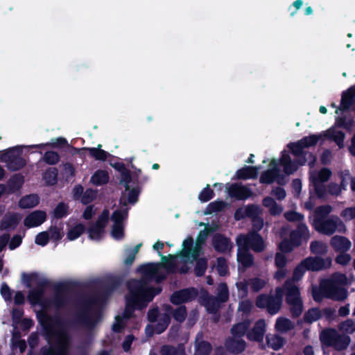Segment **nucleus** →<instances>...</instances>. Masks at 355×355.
Masks as SVG:
<instances>
[{"instance_id": "1", "label": "nucleus", "mask_w": 355, "mask_h": 355, "mask_svg": "<svg viewBox=\"0 0 355 355\" xmlns=\"http://www.w3.org/2000/svg\"><path fill=\"white\" fill-rule=\"evenodd\" d=\"M105 301V296L102 293L84 294L82 295L78 301L79 311L76 319L79 323L94 326V323L90 316L93 306Z\"/></svg>"}, {"instance_id": "2", "label": "nucleus", "mask_w": 355, "mask_h": 355, "mask_svg": "<svg viewBox=\"0 0 355 355\" xmlns=\"http://www.w3.org/2000/svg\"><path fill=\"white\" fill-rule=\"evenodd\" d=\"M38 320L44 329V334L48 343H51L54 338L60 337V332L70 335L60 319L44 314L40 316Z\"/></svg>"}, {"instance_id": "3", "label": "nucleus", "mask_w": 355, "mask_h": 355, "mask_svg": "<svg viewBox=\"0 0 355 355\" xmlns=\"http://www.w3.org/2000/svg\"><path fill=\"white\" fill-rule=\"evenodd\" d=\"M313 227L318 232L331 236L336 230L345 232V225L337 216L330 218L315 217L313 220Z\"/></svg>"}, {"instance_id": "4", "label": "nucleus", "mask_w": 355, "mask_h": 355, "mask_svg": "<svg viewBox=\"0 0 355 355\" xmlns=\"http://www.w3.org/2000/svg\"><path fill=\"white\" fill-rule=\"evenodd\" d=\"M23 153L20 146H15L3 151L0 155V161L6 164L10 171H17L26 165V159L21 156Z\"/></svg>"}, {"instance_id": "5", "label": "nucleus", "mask_w": 355, "mask_h": 355, "mask_svg": "<svg viewBox=\"0 0 355 355\" xmlns=\"http://www.w3.org/2000/svg\"><path fill=\"white\" fill-rule=\"evenodd\" d=\"M60 337L54 338V344L50 346H43L40 351V355H69L71 346V336L60 332Z\"/></svg>"}, {"instance_id": "6", "label": "nucleus", "mask_w": 355, "mask_h": 355, "mask_svg": "<svg viewBox=\"0 0 355 355\" xmlns=\"http://www.w3.org/2000/svg\"><path fill=\"white\" fill-rule=\"evenodd\" d=\"M236 243L237 247H245L257 253L262 252L266 248L262 236L255 231H250L246 234H239L236 237Z\"/></svg>"}, {"instance_id": "7", "label": "nucleus", "mask_w": 355, "mask_h": 355, "mask_svg": "<svg viewBox=\"0 0 355 355\" xmlns=\"http://www.w3.org/2000/svg\"><path fill=\"white\" fill-rule=\"evenodd\" d=\"M129 281L131 283L132 290L141 296L147 306L149 302L153 301L155 295L162 292L160 287H149V283L144 278L139 279H131Z\"/></svg>"}, {"instance_id": "8", "label": "nucleus", "mask_w": 355, "mask_h": 355, "mask_svg": "<svg viewBox=\"0 0 355 355\" xmlns=\"http://www.w3.org/2000/svg\"><path fill=\"white\" fill-rule=\"evenodd\" d=\"M127 288L130 292V296L126 298L123 318L128 320L134 317V313L136 309L141 310L146 308L147 305L141 296L136 291L132 290L130 281L127 282Z\"/></svg>"}, {"instance_id": "9", "label": "nucleus", "mask_w": 355, "mask_h": 355, "mask_svg": "<svg viewBox=\"0 0 355 355\" xmlns=\"http://www.w3.org/2000/svg\"><path fill=\"white\" fill-rule=\"evenodd\" d=\"M198 294V290L194 287L183 288L174 291L170 297V301L174 305H180L193 301Z\"/></svg>"}, {"instance_id": "10", "label": "nucleus", "mask_w": 355, "mask_h": 355, "mask_svg": "<svg viewBox=\"0 0 355 355\" xmlns=\"http://www.w3.org/2000/svg\"><path fill=\"white\" fill-rule=\"evenodd\" d=\"M159 263H149L141 265L139 268V271L141 273V279H144L150 282L153 278H155L157 282H159L166 279V275L159 272Z\"/></svg>"}, {"instance_id": "11", "label": "nucleus", "mask_w": 355, "mask_h": 355, "mask_svg": "<svg viewBox=\"0 0 355 355\" xmlns=\"http://www.w3.org/2000/svg\"><path fill=\"white\" fill-rule=\"evenodd\" d=\"M302 261L308 271H320L329 268L331 266V259L330 257L323 259L318 256L308 257L304 259Z\"/></svg>"}, {"instance_id": "12", "label": "nucleus", "mask_w": 355, "mask_h": 355, "mask_svg": "<svg viewBox=\"0 0 355 355\" xmlns=\"http://www.w3.org/2000/svg\"><path fill=\"white\" fill-rule=\"evenodd\" d=\"M270 165L272 166V168L267 169L261 174L260 183L270 184L277 181L279 184H283L282 180H283L284 176L279 173V170L277 167V160L272 159Z\"/></svg>"}, {"instance_id": "13", "label": "nucleus", "mask_w": 355, "mask_h": 355, "mask_svg": "<svg viewBox=\"0 0 355 355\" xmlns=\"http://www.w3.org/2000/svg\"><path fill=\"white\" fill-rule=\"evenodd\" d=\"M54 288L55 293L51 299V304L55 309L63 308L69 302L68 297L65 293L69 289V286L66 283H58Z\"/></svg>"}, {"instance_id": "14", "label": "nucleus", "mask_w": 355, "mask_h": 355, "mask_svg": "<svg viewBox=\"0 0 355 355\" xmlns=\"http://www.w3.org/2000/svg\"><path fill=\"white\" fill-rule=\"evenodd\" d=\"M310 238V233L307 225L304 223H299L296 229L289 234V239L297 247L302 245V242H306Z\"/></svg>"}, {"instance_id": "15", "label": "nucleus", "mask_w": 355, "mask_h": 355, "mask_svg": "<svg viewBox=\"0 0 355 355\" xmlns=\"http://www.w3.org/2000/svg\"><path fill=\"white\" fill-rule=\"evenodd\" d=\"M230 197L239 200H244L252 195V190L246 186L239 183H232L227 188Z\"/></svg>"}, {"instance_id": "16", "label": "nucleus", "mask_w": 355, "mask_h": 355, "mask_svg": "<svg viewBox=\"0 0 355 355\" xmlns=\"http://www.w3.org/2000/svg\"><path fill=\"white\" fill-rule=\"evenodd\" d=\"M212 245L214 250L219 253L230 252L233 247L231 239L220 233L214 235Z\"/></svg>"}, {"instance_id": "17", "label": "nucleus", "mask_w": 355, "mask_h": 355, "mask_svg": "<svg viewBox=\"0 0 355 355\" xmlns=\"http://www.w3.org/2000/svg\"><path fill=\"white\" fill-rule=\"evenodd\" d=\"M266 331V322L263 319L258 320L252 329L246 334L247 338L250 341L261 342Z\"/></svg>"}, {"instance_id": "18", "label": "nucleus", "mask_w": 355, "mask_h": 355, "mask_svg": "<svg viewBox=\"0 0 355 355\" xmlns=\"http://www.w3.org/2000/svg\"><path fill=\"white\" fill-rule=\"evenodd\" d=\"M134 185L133 188H130V190L127 191L128 195L126 198L125 193L122 192L119 199V204L121 207H127L128 203L135 205L138 201L141 188L139 183Z\"/></svg>"}, {"instance_id": "19", "label": "nucleus", "mask_w": 355, "mask_h": 355, "mask_svg": "<svg viewBox=\"0 0 355 355\" xmlns=\"http://www.w3.org/2000/svg\"><path fill=\"white\" fill-rule=\"evenodd\" d=\"M284 288L286 291V302L288 304L301 300L300 288L293 281L286 280Z\"/></svg>"}, {"instance_id": "20", "label": "nucleus", "mask_w": 355, "mask_h": 355, "mask_svg": "<svg viewBox=\"0 0 355 355\" xmlns=\"http://www.w3.org/2000/svg\"><path fill=\"white\" fill-rule=\"evenodd\" d=\"M328 298L335 300H344L347 297V292L343 287L335 284L332 280L327 279Z\"/></svg>"}, {"instance_id": "21", "label": "nucleus", "mask_w": 355, "mask_h": 355, "mask_svg": "<svg viewBox=\"0 0 355 355\" xmlns=\"http://www.w3.org/2000/svg\"><path fill=\"white\" fill-rule=\"evenodd\" d=\"M330 245L337 252H346L351 248V241L346 237L336 235L331 237Z\"/></svg>"}, {"instance_id": "22", "label": "nucleus", "mask_w": 355, "mask_h": 355, "mask_svg": "<svg viewBox=\"0 0 355 355\" xmlns=\"http://www.w3.org/2000/svg\"><path fill=\"white\" fill-rule=\"evenodd\" d=\"M46 218V212L44 211H35L28 215L24 221L25 226L28 227H37L42 225Z\"/></svg>"}, {"instance_id": "23", "label": "nucleus", "mask_w": 355, "mask_h": 355, "mask_svg": "<svg viewBox=\"0 0 355 355\" xmlns=\"http://www.w3.org/2000/svg\"><path fill=\"white\" fill-rule=\"evenodd\" d=\"M355 103V86H351L343 92L340 105L341 111L348 110Z\"/></svg>"}, {"instance_id": "24", "label": "nucleus", "mask_w": 355, "mask_h": 355, "mask_svg": "<svg viewBox=\"0 0 355 355\" xmlns=\"http://www.w3.org/2000/svg\"><path fill=\"white\" fill-rule=\"evenodd\" d=\"M288 148L291 150V153L298 158L300 166L306 164L307 162V151L304 150V148L300 140L296 142L290 143L288 145Z\"/></svg>"}, {"instance_id": "25", "label": "nucleus", "mask_w": 355, "mask_h": 355, "mask_svg": "<svg viewBox=\"0 0 355 355\" xmlns=\"http://www.w3.org/2000/svg\"><path fill=\"white\" fill-rule=\"evenodd\" d=\"M259 166H244L236 171L234 178L236 180L256 179L259 175Z\"/></svg>"}, {"instance_id": "26", "label": "nucleus", "mask_w": 355, "mask_h": 355, "mask_svg": "<svg viewBox=\"0 0 355 355\" xmlns=\"http://www.w3.org/2000/svg\"><path fill=\"white\" fill-rule=\"evenodd\" d=\"M101 144H98L97 148H74L75 150L80 153L81 151H88L89 155L94 158L96 160L98 161H105L109 156H110V153L107 151L101 149Z\"/></svg>"}, {"instance_id": "27", "label": "nucleus", "mask_w": 355, "mask_h": 355, "mask_svg": "<svg viewBox=\"0 0 355 355\" xmlns=\"http://www.w3.org/2000/svg\"><path fill=\"white\" fill-rule=\"evenodd\" d=\"M225 345L230 353L238 354L245 349L246 343L243 339L229 338L225 340Z\"/></svg>"}, {"instance_id": "28", "label": "nucleus", "mask_w": 355, "mask_h": 355, "mask_svg": "<svg viewBox=\"0 0 355 355\" xmlns=\"http://www.w3.org/2000/svg\"><path fill=\"white\" fill-rule=\"evenodd\" d=\"M21 217L17 214L5 215L0 222V230H15L19 225Z\"/></svg>"}, {"instance_id": "29", "label": "nucleus", "mask_w": 355, "mask_h": 355, "mask_svg": "<svg viewBox=\"0 0 355 355\" xmlns=\"http://www.w3.org/2000/svg\"><path fill=\"white\" fill-rule=\"evenodd\" d=\"M200 300L209 313H214L217 311L219 301L216 297L210 295L208 291H205L202 293Z\"/></svg>"}, {"instance_id": "30", "label": "nucleus", "mask_w": 355, "mask_h": 355, "mask_svg": "<svg viewBox=\"0 0 355 355\" xmlns=\"http://www.w3.org/2000/svg\"><path fill=\"white\" fill-rule=\"evenodd\" d=\"M171 322V316L168 313H164L162 317L158 320L156 324L147 325L146 329H151L150 332V335H153V334H161L163 333L168 327Z\"/></svg>"}, {"instance_id": "31", "label": "nucleus", "mask_w": 355, "mask_h": 355, "mask_svg": "<svg viewBox=\"0 0 355 355\" xmlns=\"http://www.w3.org/2000/svg\"><path fill=\"white\" fill-rule=\"evenodd\" d=\"M237 259L245 268H250L254 264V257L245 247H238Z\"/></svg>"}, {"instance_id": "32", "label": "nucleus", "mask_w": 355, "mask_h": 355, "mask_svg": "<svg viewBox=\"0 0 355 355\" xmlns=\"http://www.w3.org/2000/svg\"><path fill=\"white\" fill-rule=\"evenodd\" d=\"M338 334L339 333L335 329H326L321 332L320 340L323 345L332 347Z\"/></svg>"}, {"instance_id": "33", "label": "nucleus", "mask_w": 355, "mask_h": 355, "mask_svg": "<svg viewBox=\"0 0 355 355\" xmlns=\"http://www.w3.org/2000/svg\"><path fill=\"white\" fill-rule=\"evenodd\" d=\"M164 243L160 241H157L153 246V249L155 250H157L159 256L161 257L162 261L164 262L166 268L168 270L174 269L175 268V264L174 263L175 257L171 254H169L168 258L170 259H168L167 257L163 255L161 252V250L164 248Z\"/></svg>"}, {"instance_id": "34", "label": "nucleus", "mask_w": 355, "mask_h": 355, "mask_svg": "<svg viewBox=\"0 0 355 355\" xmlns=\"http://www.w3.org/2000/svg\"><path fill=\"white\" fill-rule=\"evenodd\" d=\"M65 146H69L67 140L64 137H57L51 139L50 142L46 144H40L36 145L30 146L32 148H40L42 147H50L53 148H62Z\"/></svg>"}, {"instance_id": "35", "label": "nucleus", "mask_w": 355, "mask_h": 355, "mask_svg": "<svg viewBox=\"0 0 355 355\" xmlns=\"http://www.w3.org/2000/svg\"><path fill=\"white\" fill-rule=\"evenodd\" d=\"M24 183V177L20 173L12 175L7 182L10 193H15L19 190Z\"/></svg>"}, {"instance_id": "36", "label": "nucleus", "mask_w": 355, "mask_h": 355, "mask_svg": "<svg viewBox=\"0 0 355 355\" xmlns=\"http://www.w3.org/2000/svg\"><path fill=\"white\" fill-rule=\"evenodd\" d=\"M327 287V279H324L320 282L319 288H315L313 289L312 295L315 302H320L324 297L328 298Z\"/></svg>"}, {"instance_id": "37", "label": "nucleus", "mask_w": 355, "mask_h": 355, "mask_svg": "<svg viewBox=\"0 0 355 355\" xmlns=\"http://www.w3.org/2000/svg\"><path fill=\"white\" fill-rule=\"evenodd\" d=\"M109 174L107 171L98 169L94 172L91 177V182L96 186L105 184L109 181Z\"/></svg>"}, {"instance_id": "38", "label": "nucleus", "mask_w": 355, "mask_h": 355, "mask_svg": "<svg viewBox=\"0 0 355 355\" xmlns=\"http://www.w3.org/2000/svg\"><path fill=\"white\" fill-rule=\"evenodd\" d=\"M322 318V311L318 307L309 309L304 314V322L311 324Z\"/></svg>"}, {"instance_id": "39", "label": "nucleus", "mask_w": 355, "mask_h": 355, "mask_svg": "<svg viewBox=\"0 0 355 355\" xmlns=\"http://www.w3.org/2000/svg\"><path fill=\"white\" fill-rule=\"evenodd\" d=\"M58 171L55 167L48 168L43 174V179L47 186H54L58 183Z\"/></svg>"}, {"instance_id": "40", "label": "nucleus", "mask_w": 355, "mask_h": 355, "mask_svg": "<svg viewBox=\"0 0 355 355\" xmlns=\"http://www.w3.org/2000/svg\"><path fill=\"white\" fill-rule=\"evenodd\" d=\"M120 285V282L115 278L110 279L106 281L103 286L102 291L98 293H102L105 296V300L107 297L110 295L114 291H115Z\"/></svg>"}, {"instance_id": "41", "label": "nucleus", "mask_w": 355, "mask_h": 355, "mask_svg": "<svg viewBox=\"0 0 355 355\" xmlns=\"http://www.w3.org/2000/svg\"><path fill=\"white\" fill-rule=\"evenodd\" d=\"M39 204V197L37 194H30L22 197L19 205L22 209L33 208Z\"/></svg>"}, {"instance_id": "42", "label": "nucleus", "mask_w": 355, "mask_h": 355, "mask_svg": "<svg viewBox=\"0 0 355 355\" xmlns=\"http://www.w3.org/2000/svg\"><path fill=\"white\" fill-rule=\"evenodd\" d=\"M250 327V321L245 320L241 322H239L236 324H234L231 329V334L235 338H241L245 334H247V331Z\"/></svg>"}, {"instance_id": "43", "label": "nucleus", "mask_w": 355, "mask_h": 355, "mask_svg": "<svg viewBox=\"0 0 355 355\" xmlns=\"http://www.w3.org/2000/svg\"><path fill=\"white\" fill-rule=\"evenodd\" d=\"M266 343L269 347L274 350H279L281 349L284 344V338L277 334L268 335L266 336Z\"/></svg>"}, {"instance_id": "44", "label": "nucleus", "mask_w": 355, "mask_h": 355, "mask_svg": "<svg viewBox=\"0 0 355 355\" xmlns=\"http://www.w3.org/2000/svg\"><path fill=\"white\" fill-rule=\"evenodd\" d=\"M350 341L351 339L348 335L338 334L332 347L337 351L344 350L347 348Z\"/></svg>"}, {"instance_id": "45", "label": "nucleus", "mask_w": 355, "mask_h": 355, "mask_svg": "<svg viewBox=\"0 0 355 355\" xmlns=\"http://www.w3.org/2000/svg\"><path fill=\"white\" fill-rule=\"evenodd\" d=\"M128 207H121V209L114 211L111 219L114 221V224L123 225V220L128 217Z\"/></svg>"}, {"instance_id": "46", "label": "nucleus", "mask_w": 355, "mask_h": 355, "mask_svg": "<svg viewBox=\"0 0 355 355\" xmlns=\"http://www.w3.org/2000/svg\"><path fill=\"white\" fill-rule=\"evenodd\" d=\"M120 184H123L125 191L130 190V184L132 182L133 184L139 183L138 178L132 179L130 171L128 169L121 173Z\"/></svg>"}, {"instance_id": "47", "label": "nucleus", "mask_w": 355, "mask_h": 355, "mask_svg": "<svg viewBox=\"0 0 355 355\" xmlns=\"http://www.w3.org/2000/svg\"><path fill=\"white\" fill-rule=\"evenodd\" d=\"M311 253L318 255H324L327 252V245L319 241H313L310 244Z\"/></svg>"}, {"instance_id": "48", "label": "nucleus", "mask_w": 355, "mask_h": 355, "mask_svg": "<svg viewBox=\"0 0 355 355\" xmlns=\"http://www.w3.org/2000/svg\"><path fill=\"white\" fill-rule=\"evenodd\" d=\"M212 351V346L208 342L202 340L196 344V355H209Z\"/></svg>"}, {"instance_id": "49", "label": "nucleus", "mask_w": 355, "mask_h": 355, "mask_svg": "<svg viewBox=\"0 0 355 355\" xmlns=\"http://www.w3.org/2000/svg\"><path fill=\"white\" fill-rule=\"evenodd\" d=\"M85 230V226L82 223H78L71 227L67 232V239L73 241L78 239Z\"/></svg>"}, {"instance_id": "50", "label": "nucleus", "mask_w": 355, "mask_h": 355, "mask_svg": "<svg viewBox=\"0 0 355 355\" xmlns=\"http://www.w3.org/2000/svg\"><path fill=\"white\" fill-rule=\"evenodd\" d=\"M320 138V135L311 134L309 136L302 137L301 139H300V141L302 144L304 148H308L316 146Z\"/></svg>"}, {"instance_id": "51", "label": "nucleus", "mask_w": 355, "mask_h": 355, "mask_svg": "<svg viewBox=\"0 0 355 355\" xmlns=\"http://www.w3.org/2000/svg\"><path fill=\"white\" fill-rule=\"evenodd\" d=\"M207 269V260L205 257L200 258L196 261L194 267V273L196 277L203 276Z\"/></svg>"}, {"instance_id": "52", "label": "nucleus", "mask_w": 355, "mask_h": 355, "mask_svg": "<svg viewBox=\"0 0 355 355\" xmlns=\"http://www.w3.org/2000/svg\"><path fill=\"white\" fill-rule=\"evenodd\" d=\"M282 302L273 297V295H270L268 300L267 311L270 315H275L278 313L281 306Z\"/></svg>"}, {"instance_id": "53", "label": "nucleus", "mask_w": 355, "mask_h": 355, "mask_svg": "<svg viewBox=\"0 0 355 355\" xmlns=\"http://www.w3.org/2000/svg\"><path fill=\"white\" fill-rule=\"evenodd\" d=\"M226 206V203L223 200H216L209 203L207 208L205 214H211L213 213L223 211Z\"/></svg>"}, {"instance_id": "54", "label": "nucleus", "mask_w": 355, "mask_h": 355, "mask_svg": "<svg viewBox=\"0 0 355 355\" xmlns=\"http://www.w3.org/2000/svg\"><path fill=\"white\" fill-rule=\"evenodd\" d=\"M69 206L64 202H59L53 209V216L56 219H60L68 215Z\"/></svg>"}, {"instance_id": "55", "label": "nucleus", "mask_w": 355, "mask_h": 355, "mask_svg": "<svg viewBox=\"0 0 355 355\" xmlns=\"http://www.w3.org/2000/svg\"><path fill=\"white\" fill-rule=\"evenodd\" d=\"M42 159L47 164L55 165L59 162L60 157L57 152L49 150L44 153Z\"/></svg>"}, {"instance_id": "56", "label": "nucleus", "mask_w": 355, "mask_h": 355, "mask_svg": "<svg viewBox=\"0 0 355 355\" xmlns=\"http://www.w3.org/2000/svg\"><path fill=\"white\" fill-rule=\"evenodd\" d=\"M173 318L179 323L183 322L187 315V309L184 305H181L173 310Z\"/></svg>"}, {"instance_id": "57", "label": "nucleus", "mask_w": 355, "mask_h": 355, "mask_svg": "<svg viewBox=\"0 0 355 355\" xmlns=\"http://www.w3.org/2000/svg\"><path fill=\"white\" fill-rule=\"evenodd\" d=\"M251 290L254 293L260 291L266 285L264 279L259 277H252L248 279Z\"/></svg>"}, {"instance_id": "58", "label": "nucleus", "mask_w": 355, "mask_h": 355, "mask_svg": "<svg viewBox=\"0 0 355 355\" xmlns=\"http://www.w3.org/2000/svg\"><path fill=\"white\" fill-rule=\"evenodd\" d=\"M290 306V311L293 318H298L303 311V302L302 299L288 304Z\"/></svg>"}, {"instance_id": "59", "label": "nucleus", "mask_w": 355, "mask_h": 355, "mask_svg": "<svg viewBox=\"0 0 355 355\" xmlns=\"http://www.w3.org/2000/svg\"><path fill=\"white\" fill-rule=\"evenodd\" d=\"M109 216V210L107 209H103L94 224L105 231V228L108 223Z\"/></svg>"}, {"instance_id": "60", "label": "nucleus", "mask_w": 355, "mask_h": 355, "mask_svg": "<svg viewBox=\"0 0 355 355\" xmlns=\"http://www.w3.org/2000/svg\"><path fill=\"white\" fill-rule=\"evenodd\" d=\"M104 232L105 231L103 230L94 224L91 225L87 230L89 237L92 240H100L102 238Z\"/></svg>"}, {"instance_id": "61", "label": "nucleus", "mask_w": 355, "mask_h": 355, "mask_svg": "<svg viewBox=\"0 0 355 355\" xmlns=\"http://www.w3.org/2000/svg\"><path fill=\"white\" fill-rule=\"evenodd\" d=\"M214 196V191L210 188V186L207 184L199 193L198 199L202 202H206L211 200Z\"/></svg>"}, {"instance_id": "62", "label": "nucleus", "mask_w": 355, "mask_h": 355, "mask_svg": "<svg viewBox=\"0 0 355 355\" xmlns=\"http://www.w3.org/2000/svg\"><path fill=\"white\" fill-rule=\"evenodd\" d=\"M332 173L328 168H322L320 170L316 178L313 181L318 182V183H324L327 182L331 178Z\"/></svg>"}, {"instance_id": "63", "label": "nucleus", "mask_w": 355, "mask_h": 355, "mask_svg": "<svg viewBox=\"0 0 355 355\" xmlns=\"http://www.w3.org/2000/svg\"><path fill=\"white\" fill-rule=\"evenodd\" d=\"M193 245V239L192 237H188L185 240H184L182 243L183 250L182 252V257L183 258H189L190 257L191 248Z\"/></svg>"}, {"instance_id": "64", "label": "nucleus", "mask_w": 355, "mask_h": 355, "mask_svg": "<svg viewBox=\"0 0 355 355\" xmlns=\"http://www.w3.org/2000/svg\"><path fill=\"white\" fill-rule=\"evenodd\" d=\"M300 163L299 160H294L291 161L288 163L285 164L283 165V171L285 174L287 175H290L293 174L295 172H296L299 168Z\"/></svg>"}]
</instances>
